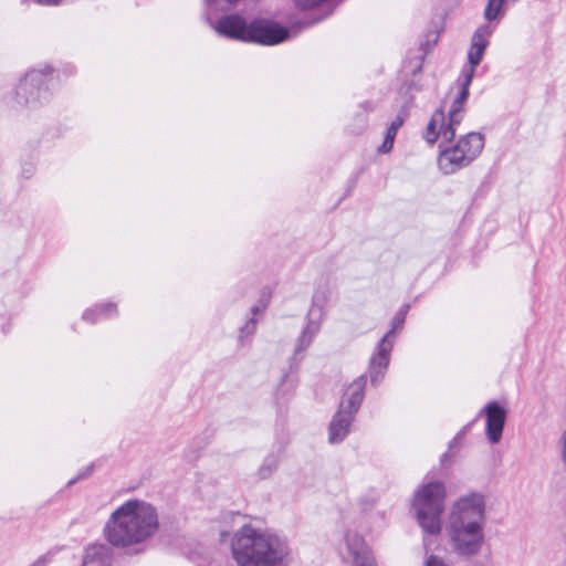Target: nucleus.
<instances>
[{"mask_svg":"<svg viewBox=\"0 0 566 566\" xmlns=\"http://www.w3.org/2000/svg\"><path fill=\"white\" fill-rule=\"evenodd\" d=\"M158 530L156 507L144 500L132 499L111 513L104 524L103 536L111 546L128 549L146 543Z\"/></svg>","mask_w":566,"mask_h":566,"instance_id":"obj_1","label":"nucleus"},{"mask_svg":"<svg viewBox=\"0 0 566 566\" xmlns=\"http://www.w3.org/2000/svg\"><path fill=\"white\" fill-rule=\"evenodd\" d=\"M485 496L470 492L452 502L446 523V533L452 549L461 556H474L484 541Z\"/></svg>","mask_w":566,"mask_h":566,"instance_id":"obj_2","label":"nucleus"},{"mask_svg":"<svg viewBox=\"0 0 566 566\" xmlns=\"http://www.w3.org/2000/svg\"><path fill=\"white\" fill-rule=\"evenodd\" d=\"M231 554L238 566H284L291 547L276 532L245 524L232 537Z\"/></svg>","mask_w":566,"mask_h":566,"instance_id":"obj_3","label":"nucleus"},{"mask_svg":"<svg viewBox=\"0 0 566 566\" xmlns=\"http://www.w3.org/2000/svg\"><path fill=\"white\" fill-rule=\"evenodd\" d=\"M212 28L224 38L262 45H275L289 38V30L275 22L265 19L248 21L234 13L222 17Z\"/></svg>","mask_w":566,"mask_h":566,"instance_id":"obj_4","label":"nucleus"},{"mask_svg":"<svg viewBox=\"0 0 566 566\" xmlns=\"http://www.w3.org/2000/svg\"><path fill=\"white\" fill-rule=\"evenodd\" d=\"M446 497V485L440 481L423 483L415 491L412 509L426 533L437 535L441 532Z\"/></svg>","mask_w":566,"mask_h":566,"instance_id":"obj_5","label":"nucleus"},{"mask_svg":"<svg viewBox=\"0 0 566 566\" xmlns=\"http://www.w3.org/2000/svg\"><path fill=\"white\" fill-rule=\"evenodd\" d=\"M468 96L469 92L467 88H461L448 112L444 109V106H441L432 114L422 135L428 144L432 145L438 139H442L443 142L453 140L464 118V105Z\"/></svg>","mask_w":566,"mask_h":566,"instance_id":"obj_6","label":"nucleus"},{"mask_svg":"<svg viewBox=\"0 0 566 566\" xmlns=\"http://www.w3.org/2000/svg\"><path fill=\"white\" fill-rule=\"evenodd\" d=\"M484 148V136L471 132L462 136L453 146L442 149L438 157V166L444 175H451L469 166Z\"/></svg>","mask_w":566,"mask_h":566,"instance_id":"obj_7","label":"nucleus"},{"mask_svg":"<svg viewBox=\"0 0 566 566\" xmlns=\"http://www.w3.org/2000/svg\"><path fill=\"white\" fill-rule=\"evenodd\" d=\"M49 74H51L49 67L29 71L15 87V106L35 108L46 102L50 97L45 87Z\"/></svg>","mask_w":566,"mask_h":566,"instance_id":"obj_8","label":"nucleus"},{"mask_svg":"<svg viewBox=\"0 0 566 566\" xmlns=\"http://www.w3.org/2000/svg\"><path fill=\"white\" fill-rule=\"evenodd\" d=\"M493 33V28L490 24H483L479 27L472 35L471 45L468 53L469 69L464 71V80L461 88H467L469 92V86L474 76L475 67L481 63L482 57L484 55V51L489 45V39Z\"/></svg>","mask_w":566,"mask_h":566,"instance_id":"obj_9","label":"nucleus"},{"mask_svg":"<svg viewBox=\"0 0 566 566\" xmlns=\"http://www.w3.org/2000/svg\"><path fill=\"white\" fill-rule=\"evenodd\" d=\"M485 415V437L491 444H496L501 441L507 410L496 401H490L484 406L481 411Z\"/></svg>","mask_w":566,"mask_h":566,"instance_id":"obj_10","label":"nucleus"},{"mask_svg":"<svg viewBox=\"0 0 566 566\" xmlns=\"http://www.w3.org/2000/svg\"><path fill=\"white\" fill-rule=\"evenodd\" d=\"M392 348L394 339H389V337L381 338L377 345V352L370 357L369 374L374 386H377L382 380L389 366Z\"/></svg>","mask_w":566,"mask_h":566,"instance_id":"obj_11","label":"nucleus"},{"mask_svg":"<svg viewBox=\"0 0 566 566\" xmlns=\"http://www.w3.org/2000/svg\"><path fill=\"white\" fill-rule=\"evenodd\" d=\"M344 541L352 566L375 558L364 537L356 531H347Z\"/></svg>","mask_w":566,"mask_h":566,"instance_id":"obj_12","label":"nucleus"},{"mask_svg":"<svg viewBox=\"0 0 566 566\" xmlns=\"http://www.w3.org/2000/svg\"><path fill=\"white\" fill-rule=\"evenodd\" d=\"M324 311L322 307L312 308L308 313L307 322L302 331L300 337L296 343V353H301L310 347L313 339L319 333L323 322H324Z\"/></svg>","mask_w":566,"mask_h":566,"instance_id":"obj_13","label":"nucleus"},{"mask_svg":"<svg viewBox=\"0 0 566 566\" xmlns=\"http://www.w3.org/2000/svg\"><path fill=\"white\" fill-rule=\"evenodd\" d=\"M366 378L360 376L356 378L346 389L339 405V409L356 415L365 395Z\"/></svg>","mask_w":566,"mask_h":566,"instance_id":"obj_14","label":"nucleus"},{"mask_svg":"<svg viewBox=\"0 0 566 566\" xmlns=\"http://www.w3.org/2000/svg\"><path fill=\"white\" fill-rule=\"evenodd\" d=\"M355 415L346 412L345 409H338L328 427V441L331 443L342 442L348 436Z\"/></svg>","mask_w":566,"mask_h":566,"instance_id":"obj_15","label":"nucleus"},{"mask_svg":"<svg viewBox=\"0 0 566 566\" xmlns=\"http://www.w3.org/2000/svg\"><path fill=\"white\" fill-rule=\"evenodd\" d=\"M83 566H112L109 549L105 545H92L86 548Z\"/></svg>","mask_w":566,"mask_h":566,"instance_id":"obj_16","label":"nucleus"},{"mask_svg":"<svg viewBox=\"0 0 566 566\" xmlns=\"http://www.w3.org/2000/svg\"><path fill=\"white\" fill-rule=\"evenodd\" d=\"M408 305H405L402 308H400L397 314L395 315L391 324V329L387 332L382 338L389 337V339H394L396 337L397 332L401 331L405 324V319L408 313Z\"/></svg>","mask_w":566,"mask_h":566,"instance_id":"obj_17","label":"nucleus"},{"mask_svg":"<svg viewBox=\"0 0 566 566\" xmlns=\"http://www.w3.org/2000/svg\"><path fill=\"white\" fill-rule=\"evenodd\" d=\"M279 460L277 457L274 454L268 455L260 468L258 469V476L260 479H268L270 478L277 469Z\"/></svg>","mask_w":566,"mask_h":566,"instance_id":"obj_18","label":"nucleus"},{"mask_svg":"<svg viewBox=\"0 0 566 566\" xmlns=\"http://www.w3.org/2000/svg\"><path fill=\"white\" fill-rule=\"evenodd\" d=\"M115 312V305L114 304H105L103 306H98L93 310H87L83 314V318L88 322H96L102 316H107L111 313Z\"/></svg>","mask_w":566,"mask_h":566,"instance_id":"obj_19","label":"nucleus"},{"mask_svg":"<svg viewBox=\"0 0 566 566\" xmlns=\"http://www.w3.org/2000/svg\"><path fill=\"white\" fill-rule=\"evenodd\" d=\"M505 0H488L484 18L489 22L500 18L502 15V8Z\"/></svg>","mask_w":566,"mask_h":566,"instance_id":"obj_20","label":"nucleus"},{"mask_svg":"<svg viewBox=\"0 0 566 566\" xmlns=\"http://www.w3.org/2000/svg\"><path fill=\"white\" fill-rule=\"evenodd\" d=\"M394 142H395V137L391 135H388L386 133L385 140L381 144V146L378 148V150L384 154L389 153L392 149Z\"/></svg>","mask_w":566,"mask_h":566,"instance_id":"obj_21","label":"nucleus"},{"mask_svg":"<svg viewBox=\"0 0 566 566\" xmlns=\"http://www.w3.org/2000/svg\"><path fill=\"white\" fill-rule=\"evenodd\" d=\"M426 566H448L444 560L438 556L430 555L426 560Z\"/></svg>","mask_w":566,"mask_h":566,"instance_id":"obj_22","label":"nucleus"},{"mask_svg":"<svg viewBox=\"0 0 566 566\" xmlns=\"http://www.w3.org/2000/svg\"><path fill=\"white\" fill-rule=\"evenodd\" d=\"M405 118L400 115H398L389 125L392 129H396L397 132L399 128L403 125Z\"/></svg>","mask_w":566,"mask_h":566,"instance_id":"obj_23","label":"nucleus"},{"mask_svg":"<svg viewBox=\"0 0 566 566\" xmlns=\"http://www.w3.org/2000/svg\"><path fill=\"white\" fill-rule=\"evenodd\" d=\"M34 1L40 4H45V6H56L61 2V0H34Z\"/></svg>","mask_w":566,"mask_h":566,"instance_id":"obj_24","label":"nucleus"},{"mask_svg":"<svg viewBox=\"0 0 566 566\" xmlns=\"http://www.w3.org/2000/svg\"><path fill=\"white\" fill-rule=\"evenodd\" d=\"M397 133L398 132L396 129H392L391 127H388L387 129V134L394 136L395 138L397 136Z\"/></svg>","mask_w":566,"mask_h":566,"instance_id":"obj_25","label":"nucleus"},{"mask_svg":"<svg viewBox=\"0 0 566 566\" xmlns=\"http://www.w3.org/2000/svg\"><path fill=\"white\" fill-rule=\"evenodd\" d=\"M251 326V331L254 328V322L252 321L251 323H248L244 327V329H249Z\"/></svg>","mask_w":566,"mask_h":566,"instance_id":"obj_26","label":"nucleus"},{"mask_svg":"<svg viewBox=\"0 0 566 566\" xmlns=\"http://www.w3.org/2000/svg\"><path fill=\"white\" fill-rule=\"evenodd\" d=\"M253 313L255 314L259 311V307H253Z\"/></svg>","mask_w":566,"mask_h":566,"instance_id":"obj_27","label":"nucleus"},{"mask_svg":"<svg viewBox=\"0 0 566 566\" xmlns=\"http://www.w3.org/2000/svg\"><path fill=\"white\" fill-rule=\"evenodd\" d=\"M212 566H230V565H212Z\"/></svg>","mask_w":566,"mask_h":566,"instance_id":"obj_28","label":"nucleus"}]
</instances>
